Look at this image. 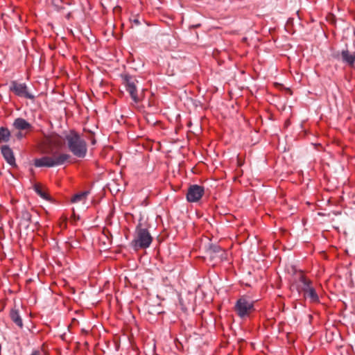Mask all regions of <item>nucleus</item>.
Listing matches in <instances>:
<instances>
[{
    "mask_svg": "<svg viewBox=\"0 0 355 355\" xmlns=\"http://www.w3.org/2000/svg\"><path fill=\"white\" fill-rule=\"evenodd\" d=\"M148 228L149 225L147 221L141 218L136 227L134 239L131 242V245L135 250L146 249L150 245L153 237Z\"/></svg>",
    "mask_w": 355,
    "mask_h": 355,
    "instance_id": "nucleus-1",
    "label": "nucleus"
},
{
    "mask_svg": "<svg viewBox=\"0 0 355 355\" xmlns=\"http://www.w3.org/2000/svg\"><path fill=\"white\" fill-rule=\"evenodd\" d=\"M64 140L74 156L79 158L85 157L87 152V143L76 131L71 130L64 136Z\"/></svg>",
    "mask_w": 355,
    "mask_h": 355,
    "instance_id": "nucleus-2",
    "label": "nucleus"
},
{
    "mask_svg": "<svg viewBox=\"0 0 355 355\" xmlns=\"http://www.w3.org/2000/svg\"><path fill=\"white\" fill-rule=\"evenodd\" d=\"M299 293L302 292L305 298H309L312 303L319 302V297L313 286V282L300 272L297 286Z\"/></svg>",
    "mask_w": 355,
    "mask_h": 355,
    "instance_id": "nucleus-3",
    "label": "nucleus"
},
{
    "mask_svg": "<svg viewBox=\"0 0 355 355\" xmlns=\"http://www.w3.org/2000/svg\"><path fill=\"white\" fill-rule=\"evenodd\" d=\"M70 156L66 153L55 154L52 157L44 156L33 160L35 167H53L64 164Z\"/></svg>",
    "mask_w": 355,
    "mask_h": 355,
    "instance_id": "nucleus-4",
    "label": "nucleus"
},
{
    "mask_svg": "<svg viewBox=\"0 0 355 355\" xmlns=\"http://www.w3.org/2000/svg\"><path fill=\"white\" fill-rule=\"evenodd\" d=\"M234 311L241 318L248 317L254 311V302L247 296H242L236 301Z\"/></svg>",
    "mask_w": 355,
    "mask_h": 355,
    "instance_id": "nucleus-5",
    "label": "nucleus"
},
{
    "mask_svg": "<svg viewBox=\"0 0 355 355\" xmlns=\"http://www.w3.org/2000/svg\"><path fill=\"white\" fill-rule=\"evenodd\" d=\"M12 128L13 131H16L15 137L19 140L26 137L28 133L33 129V125L21 117L15 119Z\"/></svg>",
    "mask_w": 355,
    "mask_h": 355,
    "instance_id": "nucleus-6",
    "label": "nucleus"
},
{
    "mask_svg": "<svg viewBox=\"0 0 355 355\" xmlns=\"http://www.w3.org/2000/svg\"><path fill=\"white\" fill-rule=\"evenodd\" d=\"M124 85L127 92L130 94V96L135 103L140 101V98L137 94V80L129 75L124 76Z\"/></svg>",
    "mask_w": 355,
    "mask_h": 355,
    "instance_id": "nucleus-7",
    "label": "nucleus"
},
{
    "mask_svg": "<svg viewBox=\"0 0 355 355\" xmlns=\"http://www.w3.org/2000/svg\"><path fill=\"white\" fill-rule=\"evenodd\" d=\"M10 91L19 97H24L28 99H33L34 96L31 94L25 83H19L15 80L10 83Z\"/></svg>",
    "mask_w": 355,
    "mask_h": 355,
    "instance_id": "nucleus-8",
    "label": "nucleus"
},
{
    "mask_svg": "<svg viewBox=\"0 0 355 355\" xmlns=\"http://www.w3.org/2000/svg\"><path fill=\"white\" fill-rule=\"evenodd\" d=\"M205 193L204 187L198 184L191 185L187 193V199L190 202H196L200 200Z\"/></svg>",
    "mask_w": 355,
    "mask_h": 355,
    "instance_id": "nucleus-9",
    "label": "nucleus"
},
{
    "mask_svg": "<svg viewBox=\"0 0 355 355\" xmlns=\"http://www.w3.org/2000/svg\"><path fill=\"white\" fill-rule=\"evenodd\" d=\"M207 252L212 259H218L220 261L225 258V252L219 245H210Z\"/></svg>",
    "mask_w": 355,
    "mask_h": 355,
    "instance_id": "nucleus-10",
    "label": "nucleus"
},
{
    "mask_svg": "<svg viewBox=\"0 0 355 355\" xmlns=\"http://www.w3.org/2000/svg\"><path fill=\"white\" fill-rule=\"evenodd\" d=\"M1 151L3 158L12 166H16L15 158L12 150L8 146H3Z\"/></svg>",
    "mask_w": 355,
    "mask_h": 355,
    "instance_id": "nucleus-11",
    "label": "nucleus"
},
{
    "mask_svg": "<svg viewBox=\"0 0 355 355\" xmlns=\"http://www.w3.org/2000/svg\"><path fill=\"white\" fill-rule=\"evenodd\" d=\"M46 144L59 149L64 144V139L58 135H52L46 138Z\"/></svg>",
    "mask_w": 355,
    "mask_h": 355,
    "instance_id": "nucleus-12",
    "label": "nucleus"
},
{
    "mask_svg": "<svg viewBox=\"0 0 355 355\" xmlns=\"http://www.w3.org/2000/svg\"><path fill=\"white\" fill-rule=\"evenodd\" d=\"M341 58L343 62L350 67L354 66L355 62V52L350 53L348 50H343L341 52Z\"/></svg>",
    "mask_w": 355,
    "mask_h": 355,
    "instance_id": "nucleus-13",
    "label": "nucleus"
},
{
    "mask_svg": "<svg viewBox=\"0 0 355 355\" xmlns=\"http://www.w3.org/2000/svg\"><path fill=\"white\" fill-rule=\"evenodd\" d=\"M10 317L13 322H15L18 327L21 328L23 327L22 319L19 315V311L12 309L10 313Z\"/></svg>",
    "mask_w": 355,
    "mask_h": 355,
    "instance_id": "nucleus-14",
    "label": "nucleus"
},
{
    "mask_svg": "<svg viewBox=\"0 0 355 355\" xmlns=\"http://www.w3.org/2000/svg\"><path fill=\"white\" fill-rule=\"evenodd\" d=\"M89 194L88 191H83L78 193L75 194L71 200V202L72 203H77V202H85L87 200V197Z\"/></svg>",
    "mask_w": 355,
    "mask_h": 355,
    "instance_id": "nucleus-15",
    "label": "nucleus"
},
{
    "mask_svg": "<svg viewBox=\"0 0 355 355\" xmlns=\"http://www.w3.org/2000/svg\"><path fill=\"white\" fill-rule=\"evenodd\" d=\"M10 131L4 127L0 128V143L8 142L10 140Z\"/></svg>",
    "mask_w": 355,
    "mask_h": 355,
    "instance_id": "nucleus-16",
    "label": "nucleus"
},
{
    "mask_svg": "<svg viewBox=\"0 0 355 355\" xmlns=\"http://www.w3.org/2000/svg\"><path fill=\"white\" fill-rule=\"evenodd\" d=\"M31 214L28 211H24L21 213V220L20 222V225H24L25 226L28 227L29 225L30 221H31Z\"/></svg>",
    "mask_w": 355,
    "mask_h": 355,
    "instance_id": "nucleus-17",
    "label": "nucleus"
},
{
    "mask_svg": "<svg viewBox=\"0 0 355 355\" xmlns=\"http://www.w3.org/2000/svg\"><path fill=\"white\" fill-rule=\"evenodd\" d=\"M35 191L43 199H49L48 194L45 191H42V188L39 185L35 186Z\"/></svg>",
    "mask_w": 355,
    "mask_h": 355,
    "instance_id": "nucleus-18",
    "label": "nucleus"
},
{
    "mask_svg": "<svg viewBox=\"0 0 355 355\" xmlns=\"http://www.w3.org/2000/svg\"><path fill=\"white\" fill-rule=\"evenodd\" d=\"M31 355H45L42 352L35 350Z\"/></svg>",
    "mask_w": 355,
    "mask_h": 355,
    "instance_id": "nucleus-19",
    "label": "nucleus"
},
{
    "mask_svg": "<svg viewBox=\"0 0 355 355\" xmlns=\"http://www.w3.org/2000/svg\"><path fill=\"white\" fill-rule=\"evenodd\" d=\"M42 153H50V151H49V150H42Z\"/></svg>",
    "mask_w": 355,
    "mask_h": 355,
    "instance_id": "nucleus-20",
    "label": "nucleus"
},
{
    "mask_svg": "<svg viewBox=\"0 0 355 355\" xmlns=\"http://www.w3.org/2000/svg\"><path fill=\"white\" fill-rule=\"evenodd\" d=\"M92 144L93 145H94V144H96V140H95L94 139H92Z\"/></svg>",
    "mask_w": 355,
    "mask_h": 355,
    "instance_id": "nucleus-21",
    "label": "nucleus"
}]
</instances>
